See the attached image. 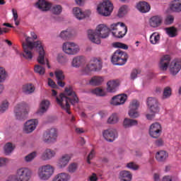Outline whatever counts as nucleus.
Returning a JSON list of instances; mask_svg holds the SVG:
<instances>
[{
  "mask_svg": "<svg viewBox=\"0 0 181 181\" xmlns=\"http://www.w3.org/2000/svg\"><path fill=\"white\" fill-rule=\"evenodd\" d=\"M25 42H23L22 46L24 51V54L20 53V56H23L27 60H32L33 58V54H32V50L33 49H36L37 52H38V57L37 59L38 63L40 64H46L45 62V49L43 48V45H42V42L36 41L32 42V37H27L25 38Z\"/></svg>",
  "mask_w": 181,
  "mask_h": 181,
  "instance_id": "nucleus-1",
  "label": "nucleus"
},
{
  "mask_svg": "<svg viewBox=\"0 0 181 181\" xmlns=\"http://www.w3.org/2000/svg\"><path fill=\"white\" fill-rule=\"evenodd\" d=\"M70 103L71 105L78 103V98L72 87H66L65 93H61L57 97V103L60 105L62 110H65L67 114H71L70 112Z\"/></svg>",
  "mask_w": 181,
  "mask_h": 181,
  "instance_id": "nucleus-2",
  "label": "nucleus"
},
{
  "mask_svg": "<svg viewBox=\"0 0 181 181\" xmlns=\"http://www.w3.org/2000/svg\"><path fill=\"white\" fill-rule=\"evenodd\" d=\"M110 28L106 27L104 24L99 25L96 30H88V36L90 42L95 43L96 45H100L101 43V38L106 39L110 36Z\"/></svg>",
  "mask_w": 181,
  "mask_h": 181,
  "instance_id": "nucleus-3",
  "label": "nucleus"
},
{
  "mask_svg": "<svg viewBox=\"0 0 181 181\" xmlns=\"http://www.w3.org/2000/svg\"><path fill=\"white\" fill-rule=\"evenodd\" d=\"M32 179V170L28 168L17 169L16 174L10 175L6 181H29Z\"/></svg>",
  "mask_w": 181,
  "mask_h": 181,
  "instance_id": "nucleus-4",
  "label": "nucleus"
},
{
  "mask_svg": "<svg viewBox=\"0 0 181 181\" xmlns=\"http://www.w3.org/2000/svg\"><path fill=\"white\" fill-rule=\"evenodd\" d=\"M110 32L117 39H122L127 35L128 28L125 25V23L118 22L110 25Z\"/></svg>",
  "mask_w": 181,
  "mask_h": 181,
  "instance_id": "nucleus-5",
  "label": "nucleus"
},
{
  "mask_svg": "<svg viewBox=\"0 0 181 181\" xmlns=\"http://www.w3.org/2000/svg\"><path fill=\"white\" fill-rule=\"evenodd\" d=\"M129 56L121 49L116 50L111 57V62L115 66H124L127 64Z\"/></svg>",
  "mask_w": 181,
  "mask_h": 181,
  "instance_id": "nucleus-6",
  "label": "nucleus"
},
{
  "mask_svg": "<svg viewBox=\"0 0 181 181\" xmlns=\"http://www.w3.org/2000/svg\"><path fill=\"white\" fill-rule=\"evenodd\" d=\"M101 69H103V62L97 58H93L89 64L82 69V74L87 76L90 74L91 71H100Z\"/></svg>",
  "mask_w": 181,
  "mask_h": 181,
  "instance_id": "nucleus-7",
  "label": "nucleus"
},
{
  "mask_svg": "<svg viewBox=\"0 0 181 181\" xmlns=\"http://www.w3.org/2000/svg\"><path fill=\"white\" fill-rule=\"evenodd\" d=\"M54 173V168L50 165H42L39 168L37 175L41 180H49Z\"/></svg>",
  "mask_w": 181,
  "mask_h": 181,
  "instance_id": "nucleus-8",
  "label": "nucleus"
},
{
  "mask_svg": "<svg viewBox=\"0 0 181 181\" xmlns=\"http://www.w3.org/2000/svg\"><path fill=\"white\" fill-rule=\"evenodd\" d=\"M97 11L102 16H110L114 11V6L111 1L107 0L98 6Z\"/></svg>",
  "mask_w": 181,
  "mask_h": 181,
  "instance_id": "nucleus-9",
  "label": "nucleus"
},
{
  "mask_svg": "<svg viewBox=\"0 0 181 181\" xmlns=\"http://www.w3.org/2000/svg\"><path fill=\"white\" fill-rule=\"evenodd\" d=\"M57 136H59L57 129L51 128L44 132L42 141L45 144H54V142H57Z\"/></svg>",
  "mask_w": 181,
  "mask_h": 181,
  "instance_id": "nucleus-10",
  "label": "nucleus"
},
{
  "mask_svg": "<svg viewBox=\"0 0 181 181\" xmlns=\"http://www.w3.org/2000/svg\"><path fill=\"white\" fill-rule=\"evenodd\" d=\"M14 114L16 119L25 121L28 118V110L23 103L18 104L14 108Z\"/></svg>",
  "mask_w": 181,
  "mask_h": 181,
  "instance_id": "nucleus-11",
  "label": "nucleus"
},
{
  "mask_svg": "<svg viewBox=\"0 0 181 181\" xmlns=\"http://www.w3.org/2000/svg\"><path fill=\"white\" fill-rule=\"evenodd\" d=\"M63 51L66 54L70 56H74L80 52V47L77 44L73 42H66L63 44L62 46Z\"/></svg>",
  "mask_w": 181,
  "mask_h": 181,
  "instance_id": "nucleus-12",
  "label": "nucleus"
},
{
  "mask_svg": "<svg viewBox=\"0 0 181 181\" xmlns=\"http://www.w3.org/2000/svg\"><path fill=\"white\" fill-rule=\"evenodd\" d=\"M162 134V126L160 124L156 122L150 126L149 135L154 139H158Z\"/></svg>",
  "mask_w": 181,
  "mask_h": 181,
  "instance_id": "nucleus-13",
  "label": "nucleus"
},
{
  "mask_svg": "<svg viewBox=\"0 0 181 181\" xmlns=\"http://www.w3.org/2000/svg\"><path fill=\"white\" fill-rule=\"evenodd\" d=\"M103 135L107 142H114L118 138V132L114 128L108 129L103 132Z\"/></svg>",
  "mask_w": 181,
  "mask_h": 181,
  "instance_id": "nucleus-14",
  "label": "nucleus"
},
{
  "mask_svg": "<svg viewBox=\"0 0 181 181\" xmlns=\"http://www.w3.org/2000/svg\"><path fill=\"white\" fill-rule=\"evenodd\" d=\"M147 105L149 107L151 112H153L154 114H158L160 110V108L159 107V102L156 98H148L147 99Z\"/></svg>",
  "mask_w": 181,
  "mask_h": 181,
  "instance_id": "nucleus-15",
  "label": "nucleus"
},
{
  "mask_svg": "<svg viewBox=\"0 0 181 181\" xmlns=\"http://www.w3.org/2000/svg\"><path fill=\"white\" fill-rule=\"evenodd\" d=\"M139 108V101L137 100H133L129 105V115L131 118H138L139 117V112L136 111Z\"/></svg>",
  "mask_w": 181,
  "mask_h": 181,
  "instance_id": "nucleus-16",
  "label": "nucleus"
},
{
  "mask_svg": "<svg viewBox=\"0 0 181 181\" xmlns=\"http://www.w3.org/2000/svg\"><path fill=\"white\" fill-rule=\"evenodd\" d=\"M37 124V119H32L27 121L24 124V132H25V134H30L31 132H33L34 129H36Z\"/></svg>",
  "mask_w": 181,
  "mask_h": 181,
  "instance_id": "nucleus-17",
  "label": "nucleus"
},
{
  "mask_svg": "<svg viewBox=\"0 0 181 181\" xmlns=\"http://www.w3.org/2000/svg\"><path fill=\"white\" fill-rule=\"evenodd\" d=\"M127 98H128L127 94H120L115 95L113 98H112L110 104L112 105H122L123 104H125Z\"/></svg>",
  "mask_w": 181,
  "mask_h": 181,
  "instance_id": "nucleus-18",
  "label": "nucleus"
},
{
  "mask_svg": "<svg viewBox=\"0 0 181 181\" xmlns=\"http://www.w3.org/2000/svg\"><path fill=\"white\" fill-rule=\"evenodd\" d=\"M181 70L180 61L174 59L170 64V73L172 76H176Z\"/></svg>",
  "mask_w": 181,
  "mask_h": 181,
  "instance_id": "nucleus-19",
  "label": "nucleus"
},
{
  "mask_svg": "<svg viewBox=\"0 0 181 181\" xmlns=\"http://www.w3.org/2000/svg\"><path fill=\"white\" fill-rule=\"evenodd\" d=\"M73 13L74 16H76V19L81 21V19H84L86 16H90L91 15V11L88 10L85 13L81 11V8L78 7H75L73 8Z\"/></svg>",
  "mask_w": 181,
  "mask_h": 181,
  "instance_id": "nucleus-20",
  "label": "nucleus"
},
{
  "mask_svg": "<svg viewBox=\"0 0 181 181\" xmlns=\"http://www.w3.org/2000/svg\"><path fill=\"white\" fill-rule=\"evenodd\" d=\"M71 64L72 67H74L75 69H80V67L86 64V57L83 56L74 57Z\"/></svg>",
  "mask_w": 181,
  "mask_h": 181,
  "instance_id": "nucleus-21",
  "label": "nucleus"
},
{
  "mask_svg": "<svg viewBox=\"0 0 181 181\" xmlns=\"http://www.w3.org/2000/svg\"><path fill=\"white\" fill-rule=\"evenodd\" d=\"M71 159V156L70 154H64L61 158H59L57 161V166L59 169H63L66 168Z\"/></svg>",
  "mask_w": 181,
  "mask_h": 181,
  "instance_id": "nucleus-22",
  "label": "nucleus"
},
{
  "mask_svg": "<svg viewBox=\"0 0 181 181\" xmlns=\"http://www.w3.org/2000/svg\"><path fill=\"white\" fill-rule=\"evenodd\" d=\"M170 63V55H164L161 57L159 64V68L163 71L168 70L169 67V64Z\"/></svg>",
  "mask_w": 181,
  "mask_h": 181,
  "instance_id": "nucleus-23",
  "label": "nucleus"
},
{
  "mask_svg": "<svg viewBox=\"0 0 181 181\" xmlns=\"http://www.w3.org/2000/svg\"><path fill=\"white\" fill-rule=\"evenodd\" d=\"M35 6L42 11V12H47V11H50V8H52V4L46 1L45 0H39Z\"/></svg>",
  "mask_w": 181,
  "mask_h": 181,
  "instance_id": "nucleus-24",
  "label": "nucleus"
},
{
  "mask_svg": "<svg viewBox=\"0 0 181 181\" xmlns=\"http://www.w3.org/2000/svg\"><path fill=\"white\" fill-rule=\"evenodd\" d=\"M163 18L160 16H154L150 19V25L152 28H158L162 25Z\"/></svg>",
  "mask_w": 181,
  "mask_h": 181,
  "instance_id": "nucleus-25",
  "label": "nucleus"
},
{
  "mask_svg": "<svg viewBox=\"0 0 181 181\" xmlns=\"http://www.w3.org/2000/svg\"><path fill=\"white\" fill-rule=\"evenodd\" d=\"M137 9L142 13H146L151 11V6L146 1H140L137 6Z\"/></svg>",
  "mask_w": 181,
  "mask_h": 181,
  "instance_id": "nucleus-26",
  "label": "nucleus"
},
{
  "mask_svg": "<svg viewBox=\"0 0 181 181\" xmlns=\"http://www.w3.org/2000/svg\"><path fill=\"white\" fill-rule=\"evenodd\" d=\"M54 156H56V151L50 148H47L42 155V160H50Z\"/></svg>",
  "mask_w": 181,
  "mask_h": 181,
  "instance_id": "nucleus-27",
  "label": "nucleus"
},
{
  "mask_svg": "<svg viewBox=\"0 0 181 181\" xmlns=\"http://www.w3.org/2000/svg\"><path fill=\"white\" fill-rule=\"evenodd\" d=\"M49 105L50 102H49V100H42L40 104V108L37 110V113H38L40 115H42V114H45V112H46L47 110H49Z\"/></svg>",
  "mask_w": 181,
  "mask_h": 181,
  "instance_id": "nucleus-28",
  "label": "nucleus"
},
{
  "mask_svg": "<svg viewBox=\"0 0 181 181\" xmlns=\"http://www.w3.org/2000/svg\"><path fill=\"white\" fill-rule=\"evenodd\" d=\"M107 93H115L117 91V87H118V81L117 80H112L109 81L107 83Z\"/></svg>",
  "mask_w": 181,
  "mask_h": 181,
  "instance_id": "nucleus-29",
  "label": "nucleus"
},
{
  "mask_svg": "<svg viewBox=\"0 0 181 181\" xmlns=\"http://www.w3.org/2000/svg\"><path fill=\"white\" fill-rule=\"evenodd\" d=\"M169 157V153L165 151H160L156 153V159L158 162H165Z\"/></svg>",
  "mask_w": 181,
  "mask_h": 181,
  "instance_id": "nucleus-30",
  "label": "nucleus"
},
{
  "mask_svg": "<svg viewBox=\"0 0 181 181\" xmlns=\"http://www.w3.org/2000/svg\"><path fill=\"white\" fill-rule=\"evenodd\" d=\"M70 180V175L67 173H61L55 175L52 181H68Z\"/></svg>",
  "mask_w": 181,
  "mask_h": 181,
  "instance_id": "nucleus-31",
  "label": "nucleus"
},
{
  "mask_svg": "<svg viewBox=\"0 0 181 181\" xmlns=\"http://www.w3.org/2000/svg\"><path fill=\"white\" fill-rule=\"evenodd\" d=\"M119 179L122 181H131L132 180V174L131 172L123 170L119 173Z\"/></svg>",
  "mask_w": 181,
  "mask_h": 181,
  "instance_id": "nucleus-32",
  "label": "nucleus"
},
{
  "mask_svg": "<svg viewBox=\"0 0 181 181\" xmlns=\"http://www.w3.org/2000/svg\"><path fill=\"white\" fill-rule=\"evenodd\" d=\"M104 83V77L103 76H93L89 81L90 86H101Z\"/></svg>",
  "mask_w": 181,
  "mask_h": 181,
  "instance_id": "nucleus-33",
  "label": "nucleus"
},
{
  "mask_svg": "<svg viewBox=\"0 0 181 181\" xmlns=\"http://www.w3.org/2000/svg\"><path fill=\"white\" fill-rule=\"evenodd\" d=\"M23 93L24 94H32L33 93H35V86L33 84L30 83V84H25L23 86L22 88Z\"/></svg>",
  "mask_w": 181,
  "mask_h": 181,
  "instance_id": "nucleus-34",
  "label": "nucleus"
},
{
  "mask_svg": "<svg viewBox=\"0 0 181 181\" xmlns=\"http://www.w3.org/2000/svg\"><path fill=\"white\" fill-rule=\"evenodd\" d=\"M134 125H138V121L136 119L125 118L123 121L124 128H131V127Z\"/></svg>",
  "mask_w": 181,
  "mask_h": 181,
  "instance_id": "nucleus-35",
  "label": "nucleus"
},
{
  "mask_svg": "<svg viewBox=\"0 0 181 181\" xmlns=\"http://www.w3.org/2000/svg\"><path fill=\"white\" fill-rule=\"evenodd\" d=\"M170 9L174 12H181V0H174Z\"/></svg>",
  "mask_w": 181,
  "mask_h": 181,
  "instance_id": "nucleus-36",
  "label": "nucleus"
},
{
  "mask_svg": "<svg viewBox=\"0 0 181 181\" xmlns=\"http://www.w3.org/2000/svg\"><path fill=\"white\" fill-rule=\"evenodd\" d=\"M165 30L169 37H176L177 36V29L175 27L166 28Z\"/></svg>",
  "mask_w": 181,
  "mask_h": 181,
  "instance_id": "nucleus-37",
  "label": "nucleus"
},
{
  "mask_svg": "<svg viewBox=\"0 0 181 181\" xmlns=\"http://www.w3.org/2000/svg\"><path fill=\"white\" fill-rule=\"evenodd\" d=\"M71 31L69 29L62 31L59 34V37L64 40H69V39H71Z\"/></svg>",
  "mask_w": 181,
  "mask_h": 181,
  "instance_id": "nucleus-38",
  "label": "nucleus"
},
{
  "mask_svg": "<svg viewBox=\"0 0 181 181\" xmlns=\"http://www.w3.org/2000/svg\"><path fill=\"white\" fill-rule=\"evenodd\" d=\"M8 108H9V102L7 100H2L0 103V114L8 111Z\"/></svg>",
  "mask_w": 181,
  "mask_h": 181,
  "instance_id": "nucleus-39",
  "label": "nucleus"
},
{
  "mask_svg": "<svg viewBox=\"0 0 181 181\" xmlns=\"http://www.w3.org/2000/svg\"><path fill=\"white\" fill-rule=\"evenodd\" d=\"M8 78V72L5 68L0 66V83H4Z\"/></svg>",
  "mask_w": 181,
  "mask_h": 181,
  "instance_id": "nucleus-40",
  "label": "nucleus"
},
{
  "mask_svg": "<svg viewBox=\"0 0 181 181\" xmlns=\"http://www.w3.org/2000/svg\"><path fill=\"white\" fill-rule=\"evenodd\" d=\"M160 39V35L159 34L154 33L150 36V42L151 45H156Z\"/></svg>",
  "mask_w": 181,
  "mask_h": 181,
  "instance_id": "nucleus-41",
  "label": "nucleus"
},
{
  "mask_svg": "<svg viewBox=\"0 0 181 181\" xmlns=\"http://www.w3.org/2000/svg\"><path fill=\"white\" fill-rule=\"evenodd\" d=\"M35 73L40 74V76H43L46 72V69L41 65H35L34 67Z\"/></svg>",
  "mask_w": 181,
  "mask_h": 181,
  "instance_id": "nucleus-42",
  "label": "nucleus"
},
{
  "mask_svg": "<svg viewBox=\"0 0 181 181\" xmlns=\"http://www.w3.org/2000/svg\"><path fill=\"white\" fill-rule=\"evenodd\" d=\"M118 115L117 113H113L107 119L108 124H114L118 122Z\"/></svg>",
  "mask_w": 181,
  "mask_h": 181,
  "instance_id": "nucleus-43",
  "label": "nucleus"
},
{
  "mask_svg": "<svg viewBox=\"0 0 181 181\" xmlns=\"http://www.w3.org/2000/svg\"><path fill=\"white\" fill-rule=\"evenodd\" d=\"M93 94H95L98 97H105V91L104 90L96 88L92 90Z\"/></svg>",
  "mask_w": 181,
  "mask_h": 181,
  "instance_id": "nucleus-44",
  "label": "nucleus"
},
{
  "mask_svg": "<svg viewBox=\"0 0 181 181\" xmlns=\"http://www.w3.org/2000/svg\"><path fill=\"white\" fill-rule=\"evenodd\" d=\"M63 11V8L60 5H55L52 8V12L54 15H60Z\"/></svg>",
  "mask_w": 181,
  "mask_h": 181,
  "instance_id": "nucleus-45",
  "label": "nucleus"
},
{
  "mask_svg": "<svg viewBox=\"0 0 181 181\" xmlns=\"http://www.w3.org/2000/svg\"><path fill=\"white\" fill-rule=\"evenodd\" d=\"M127 9H128V6H127L126 5L122 6L119 8L117 14L119 18H123V16L127 14Z\"/></svg>",
  "mask_w": 181,
  "mask_h": 181,
  "instance_id": "nucleus-46",
  "label": "nucleus"
},
{
  "mask_svg": "<svg viewBox=\"0 0 181 181\" xmlns=\"http://www.w3.org/2000/svg\"><path fill=\"white\" fill-rule=\"evenodd\" d=\"M4 151L6 155H9V153H11L12 151H13V146H12V144L7 143L4 146Z\"/></svg>",
  "mask_w": 181,
  "mask_h": 181,
  "instance_id": "nucleus-47",
  "label": "nucleus"
},
{
  "mask_svg": "<svg viewBox=\"0 0 181 181\" xmlns=\"http://www.w3.org/2000/svg\"><path fill=\"white\" fill-rule=\"evenodd\" d=\"M37 153L33 151L25 157V162H32L36 158Z\"/></svg>",
  "mask_w": 181,
  "mask_h": 181,
  "instance_id": "nucleus-48",
  "label": "nucleus"
},
{
  "mask_svg": "<svg viewBox=\"0 0 181 181\" xmlns=\"http://www.w3.org/2000/svg\"><path fill=\"white\" fill-rule=\"evenodd\" d=\"M77 168H78L77 163H73L69 165L68 171L69 172V173H74V172L77 170Z\"/></svg>",
  "mask_w": 181,
  "mask_h": 181,
  "instance_id": "nucleus-49",
  "label": "nucleus"
},
{
  "mask_svg": "<svg viewBox=\"0 0 181 181\" xmlns=\"http://www.w3.org/2000/svg\"><path fill=\"white\" fill-rule=\"evenodd\" d=\"M172 95V89L170 87H166L163 91V98H169Z\"/></svg>",
  "mask_w": 181,
  "mask_h": 181,
  "instance_id": "nucleus-50",
  "label": "nucleus"
},
{
  "mask_svg": "<svg viewBox=\"0 0 181 181\" xmlns=\"http://www.w3.org/2000/svg\"><path fill=\"white\" fill-rule=\"evenodd\" d=\"M57 60L58 63H60L61 64L67 63V58H66L62 54H58Z\"/></svg>",
  "mask_w": 181,
  "mask_h": 181,
  "instance_id": "nucleus-51",
  "label": "nucleus"
},
{
  "mask_svg": "<svg viewBox=\"0 0 181 181\" xmlns=\"http://www.w3.org/2000/svg\"><path fill=\"white\" fill-rule=\"evenodd\" d=\"M55 77L57 81L64 80V74L63 73V71L59 70L55 71Z\"/></svg>",
  "mask_w": 181,
  "mask_h": 181,
  "instance_id": "nucleus-52",
  "label": "nucleus"
},
{
  "mask_svg": "<svg viewBox=\"0 0 181 181\" xmlns=\"http://www.w3.org/2000/svg\"><path fill=\"white\" fill-rule=\"evenodd\" d=\"M113 47H118L119 49H124V50H127L128 45L122 42H115L113 43Z\"/></svg>",
  "mask_w": 181,
  "mask_h": 181,
  "instance_id": "nucleus-53",
  "label": "nucleus"
},
{
  "mask_svg": "<svg viewBox=\"0 0 181 181\" xmlns=\"http://www.w3.org/2000/svg\"><path fill=\"white\" fill-rule=\"evenodd\" d=\"M140 72L138 71V69H133L130 74V80H135L138 78V74H139Z\"/></svg>",
  "mask_w": 181,
  "mask_h": 181,
  "instance_id": "nucleus-54",
  "label": "nucleus"
},
{
  "mask_svg": "<svg viewBox=\"0 0 181 181\" xmlns=\"http://www.w3.org/2000/svg\"><path fill=\"white\" fill-rule=\"evenodd\" d=\"M127 168H128V169H132V170H138V169H139L138 165L135 164V163L134 162H130L127 163Z\"/></svg>",
  "mask_w": 181,
  "mask_h": 181,
  "instance_id": "nucleus-55",
  "label": "nucleus"
},
{
  "mask_svg": "<svg viewBox=\"0 0 181 181\" xmlns=\"http://www.w3.org/2000/svg\"><path fill=\"white\" fill-rule=\"evenodd\" d=\"M95 156V151H94V149H92L87 157V163H88V165H90L91 163V160Z\"/></svg>",
  "mask_w": 181,
  "mask_h": 181,
  "instance_id": "nucleus-56",
  "label": "nucleus"
},
{
  "mask_svg": "<svg viewBox=\"0 0 181 181\" xmlns=\"http://www.w3.org/2000/svg\"><path fill=\"white\" fill-rule=\"evenodd\" d=\"M174 21L175 18L173 17V16H168L165 18L164 23L165 25H172Z\"/></svg>",
  "mask_w": 181,
  "mask_h": 181,
  "instance_id": "nucleus-57",
  "label": "nucleus"
},
{
  "mask_svg": "<svg viewBox=\"0 0 181 181\" xmlns=\"http://www.w3.org/2000/svg\"><path fill=\"white\" fill-rule=\"evenodd\" d=\"M154 145H156V146H163L165 145V141H163V139L160 138L158 139H156L154 141Z\"/></svg>",
  "mask_w": 181,
  "mask_h": 181,
  "instance_id": "nucleus-58",
  "label": "nucleus"
},
{
  "mask_svg": "<svg viewBox=\"0 0 181 181\" xmlns=\"http://www.w3.org/2000/svg\"><path fill=\"white\" fill-rule=\"evenodd\" d=\"M48 86H49V87H52V88H56V87H57V85L56 84L54 81L50 78H48Z\"/></svg>",
  "mask_w": 181,
  "mask_h": 181,
  "instance_id": "nucleus-59",
  "label": "nucleus"
},
{
  "mask_svg": "<svg viewBox=\"0 0 181 181\" xmlns=\"http://www.w3.org/2000/svg\"><path fill=\"white\" fill-rule=\"evenodd\" d=\"M12 13L13 16L14 21H18V11H16V9H15V8H13Z\"/></svg>",
  "mask_w": 181,
  "mask_h": 181,
  "instance_id": "nucleus-60",
  "label": "nucleus"
},
{
  "mask_svg": "<svg viewBox=\"0 0 181 181\" xmlns=\"http://www.w3.org/2000/svg\"><path fill=\"white\" fill-rule=\"evenodd\" d=\"M153 181H160V175L158 173H154L153 175Z\"/></svg>",
  "mask_w": 181,
  "mask_h": 181,
  "instance_id": "nucleus-61",
  "label": "nucleus"
},
{
  "mask_svg": "<svg viewBox=\"0 0 181 181\" xmlns=\"http://www.w3.org/2000/svg\"><path fill=\"white\" fill-rule=\"evenodd\" d=\"M8 32H9V30H8V28H1L0 27V35H4V33H8Z\"/></svg>",
  "mask_w": 181,
  "mask_h": 181,
  "instance_id": "nucleus-62",
  "label": "nucleus"
},
{
  "mask_svg": "<svg viewBox=\"0 0 181 181\" xmlns=\"http://www.w3.org/2000/svg\"><path fill=\"white\" fill-rule=\"evenodd\" d=\"M155 114L154 112H152L151 114H147L146 115L147 119H153V118H155Z\"/></svg>",
  "mask_w": 181,
  "mask_h": 181,
  "instance_id": "nucleus-63",
  "label": "nucleus"
},
{
  "mask_svg": "<svg viewBox=\"0 0 181 181\" xmlns=\"http://www.w3.org/2000/svg\"><path fill=\"white\" fill-rule=\"evenodd\" d=\"M6 163H8V158H0V166H4Z\"/></svg>",
  "mask_w": 181,
  "mask_h": 181,
  "instance_id": "nucleus-64",
  "label": "nucleus"
}]
</instances>
